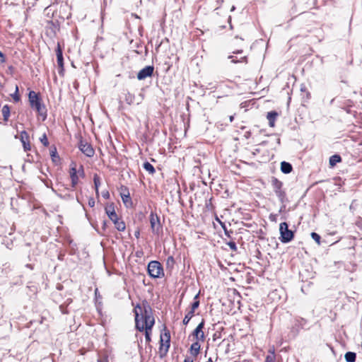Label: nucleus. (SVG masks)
Wrapping results in <instances>:
<instances>
[{"label": "nucleus", "mask_w": 362, "mask_h": 362, "mask_svg": "<svg viewBox=\"0 0 362 362\" xmlns=\"http://www.w3.org/2000/svg\"><path fill=\"white\" fill-rule=\"evenodd\" d=\"M41 143L45 146H49V141H48V139H47V135L46 134H44L40 139Z\"/></svg>", "instance_id": "nucleus-33"}, {"label": "nucleus", "mask_w": 362, "mask_h": 362, "mask_svg": "<svg viewBox=\"0 0 362 362\" xmlns=\"http://www.w3.org/2000/svg\"><path fill=\"white\" fill-rule=\"evenodd\" d=\"M341 161V158L339 155H333L329 158V165L333 167L337 163H340Z\"/></svg>", "instance_id": "nucleus-22"}, {"label": "nucleus", "mask_w": 362, "mask_h": 362, "mask_svg": "<svg viewBox=\"0 0 362 362\" xmlns=\"http://www.w3.org/2000/svg\"><path fill=\"white\" fill-rule=\"evenodd\" d=\"M37 113L42 117L43 119H45L47 117V110H46V107L44 105V104L41 103L40 105H39V106H37V107H35V109Z\"/></svg>", "instance_id": "nucleus-20"}, {"label": "nucleus", "mask_w": 362, "mask_h": 362, "mask_svg": "<svg viewBox=\"0 0 362 362\" xmlns=\"http://www.w3.org/2000/svg\"><path fill=\"white\" fill-rule=\"evenodd\" d=\"M222 227L224 230V233H225V235L229 238H231V234L233 233V231L232 230H228L226 229V226L224 225H222Z\"/></svg>", "instance_id": "nucleus-36"}, {"label": "nucleus", "mask_w": 362, "mask_h": 362, "mask_svg": "<svg viewBox=\"0 0 362 362\" xmlns=\"http://www.w3.org/2000/svg\"><path fill=\"white\" fill-rule=\"evenodd\" d=\"M56 55H57V65H58V73L61 76H64V58H63L62 49L60 46L59 42L57 43V46L56 48Z\"/></svg>", "instance_id": "nucleus-7"}, {"label": "nucleus", "mask_w": 362, "mask_h": 362, "mask_svg": "<svg viewBox=\"0 0 362 362\" xmlns=\"http://www.w3.org/2000/svg\"><path fill=\"white\" fill-rule=\"evenodd\" d=\"M184 362H193V359L190 357H186Z\"/></svg>", "instance_id": "nucleus-41"}, {"label": "nucleus", "mask_w": 362, "mask_h": 362, "mask_svg": "<svg viewBox=\"0 0 362 362\" xmlns=\"http://www.w3.org/2000/svg\"><path fill=\"white\" fill-rule=\"evenodd\" d=\"M293 170V167L291 163L283 161L281 163V170L284 174L290 173Z\"/></svg>", "instance_id": "nucleus-18"}, {"label": "nucleus", "mask_w": 362, "mask_h": 362, "mask_svg": "<svg viewBox=\"0 0 362 362\" xmlns=\"http://www.w3.org/2000/svg\"><path fill=\"white\" fill-rule=\"evenodd\" d=\"M93 182H94V185H95L96 196L98 197L99 196V189H99V186L100 185V177L97 174H95L93 176Z\"/></svg>", "instance_id": "nucleus-21"}, {"label": "nucleus", "mask_w": 362, "mask_h": 362, "mask_svg": "<svg viewBox=\"0 0 362 362\" xmlns=\"http://www.w3.org/2000/svg\"><path fill=\"white\" fill-rule=\"evenodd\" d=\"M233 120H234V115H230V116L229 117V121H230V122H233Z\"/></svg>", "instance_id": "nucleus-43"}, {"label": "nucleus", "mask_w": 362, "mask_h": 362, "mask_svg": "<svg viewBox=\"0 0 362 362\" xmlns=\"http://www.w3.org/2000/svg\"><path fill=\"white\" fill-rule=\"evenodd\" d=\"M167 264H174V258L172 256H170L167 259Z\"/></svg>", "instance_id": "nucleus-39"}, {"label": "nucleus", "mask_w": 362, "mask_h": 362, "mask_svg": "<svg viewBox=\"0 0 362 362\" xmlns=\"http://www.w3.org/2000/svg\"><path fill=\"white\" fill-rule=\"evenodd\" d=\"M136 256L140 257V253L136 252Z\"/></svg>", "instance_id": "nucleus-49"}, {"label": "nucleus", "mask_w": 362, "mask_h": 362, "mask_svg": "<svg viewBox=\"0 0 362 362\" xmlns=\"http://www.w3.org/2000/svg\"><path fill=\"white\" fill-rule=\"evenodd\" d=\"M144 168L148 171L150 174L153 175L155 173L154 167L149 163L145 162L143 165Z\"/></svg>", "instance_id": "nucleus-28"}, {"label": "nucleus", "mask_w": 362, "mask_h": 362, "mask_svg": "<svg viewBox=\"0 0 362 362\" xmlns=\"http://www.w3.org/2000/svg\"><path fill=\"white\" fill-rule=\"evenodd\" d=\"M154 67L153 66H146L141 69L137 74V78L139 81L144 80L147 77L153 75Z\"/></svg>", "instance_id": "nucleus-10"}, {"label": "nucleus", "mask_w": 362, "mask_h": 362, "mask_svg": "<svg viewBox=\"0 0 362 362\" xmlns=\"http://www.w3.org/2000/svg\"><path fill=\"white\" fill-rule=\"evenodd\" d=\"M1 112L4 117V120L6 122L8 121V117L10 116V108L8 105H6L3 106Z\"/></svg>", "instance_id": "nucleus-24"}, {"label": "nucleus", "mask_w": 362, "mask_h": 362, "mask_svg": "<svg viewBox=\"0 0 362 362\" xmlns=\"http://www.w3.org/2000/svg\"><path fill=\"white\" fill-rule=\"evenodd\" d=\"M139 234H140V233H139V231H136V232L135 233V236H136V238H139Z\"/></svg>", "instance_id": "nucleus-45"}, {"label": "nucleus", "mask_w": 362, "mask_h": 362, "mask_svg": "<svg viewBox=\"0 0 362 362\" xmlns=\"http://www.w3.org/2000/svg\"><path fill=\"white\" fill-rule=\"evenodd\" d=\"M13 229L6 221H0V237L6 236L7 234L11 235Z\"/></svg>", "instance_id": "nucleus-15"}, {"label": "nucleus", "mask_w": 362, "mask_h": 362, "mask_svg": "<svg viewBox=\"0 0 362 362\" xmlns=\"http://www.w3.org/2000/svg\"><path fill=\"white\" fill-rule=\"evenodd\" d=\"M148 273L152 278H162L164 271L162 264L158 261H151L148 264Z\"/></svg>", "instance_id": "nucleus-4"}, {"label": "nucleus", "mask_w": 362, "mask_h": 362, "mask_svg": "<svg viewBox=\"0 0 362 362\" xmlns=\"http://www.w3.org/2000/svg\"><path fill=\"white\" fill-rule=\"evenodd\" d=\"M102 197H103L104 199H109V198H110V193H109V192H108V191H107V190H106V191H103V192H102Z\"/></svg>", "instance_id": "nucleus-37"}, {"label": "nucleus", "mask_w": 362, "mask_h": 362, "mask_svg": "<svg viewBox=\"0 0 362 362\" xmlns=\"http://www.w3.org/2000/svg\"><path fill=\"white\" fill-rule=\"evenodd\" d=\"M77 174L78 177H84L85 173L83 165H80L79 168L77 169Z\"/></svg>", "instance_id": "nucleus-35"}, {"label": "nucleus", "mask_w": 362, "mask_h": 362, "mask_svg": "<svg viewBox=\"0 0 362 362\" xmlns=\"http://www.w3.org/2000/svg\"><path fill=\"white\" fill-rule=\"evenodd\" d=\"M80 151L88 157H93L95 153V151L89 143L81 140L78 144Z\"/></svg>", "instance_id": "nucleus-8"}, {"label": "nucleus", "mask_w": 362, "mask_h": 362, "mask_svg": "<svg viewBox=\"0 0 362 362\" xmlns=\"http://www.w3.org/2000/svg\"><path fill=\"white\" fill-rule=\"evenodd\" d=\"M98 362H108L107 358L98 359Z\"/></svg>", "instance_id": "nucleus-44"}, {"label": "nucleus", "mask_w": 362, "mask_h": 362, "mask_svg": "<svg viewBox=\"0 0 362 362\" xmlns=\"http://www.w3.org/2000/svg\"><path fill=\"white\" fill-rule=\"evenodd\" d=\"M276 361V355L274 349H269V354L267 356L264 362H275Z\"/></svg>", "instance_id": "nucleus-23"}, {"label": "nucleus", "mask_w": 362, "mask_h": 362, "mask_svg": "<svg viewBox=\"0 0 362 362\" xmlns=\"http://www.w3.org/2000/svg\"><path fill=\"white\" fill-rule=\"evenodd\" d=\"M201 345L199 341L194 342L190 346V353L192 356H197L200 351Z\"/></svg>", "instance_id": "nucleus-19"}, {"label": "nucleus", "mask_w": 362, "mask_h": 362, "mask_svg": "<svg viewBox=\"0 0 362 362\" xmlns=\"http://www.w3.org/2000/svg\"><path fill=\"white\" fill-rule=\"evenodd\" d=\"M278 116V114L274 112V111H272V112H269L267 113V118L269 121V124L271 127H274V125H275V120L276 119Z\"/></svg>", "instance_id": "nucleus-17"}, {"label": "nucleus", "mask_w": 362, "mask_h": 362, "mask_svg": "<svg viewBox=\"0 0 362 362\" xmlns=\"http://www.w3.org/2000/svg\"><path fill=\"white\" fill-rule=\"evenodd\" d=\"M13 99L15 102H18L20 100V95L18 94V87L16 86V90L13 94L11 95Z\"/></svg>", "instance_id": "nucleus-31"}, {"label": "nucleus", "mask_w": 362, "mask_h": 362, "mask_svg": "<svg viewBox=\"0 0 362 362\" xmlns=\"http://www.w3.org/2000/svg\"><path fill=\"white\" fill-rule=\"evenodd\" d=\"M5 61L3 53L0 51V64L4 63Z\"/></svg>", "instance_id": "nucleus-40"}, {"label": "nucleus", "mask_w": 362, "mask_h": 362, "mask_svg": "<svg viewBox=\"0 0 362 362\" xmlns=\"http://www.w3.org/2000/svg\"><path fill=\"white\" fill-rule=\"evenodd\" d=\"M243 52V49H237L233 52V54H241Z\"/></svg>", "instance_id": "nucleus-42"}, {"label": "nucleus", "mask_w": 362, "mask_h": 362, "mask_svg": "<svg viewBox=\"0 0 362 362\" xmlns=\"http://www.w3.org/2000/svg\"><path fill=\"white\" fill-rule=\"evenodd\" d=\"M194 313H192V311H190V310H189V311L187 312V313L185 315V317H184V319H183V321H182V322H183V324H184L185 325H187L189 323V322L190 321V320L192 319V317L194 316Z\"/></svg>", "instance_id": "nucleus-29"}, {"label": "nucleus", "mask_w": 362, "mask_h": 362, "mask_svg": "<svg viewBox=\"0 0 362 362\" xmlns=\"http://www.w3.org/2000/svg\"><path fill=\"white\" fill-rule=\"evenodd\" d=\"M227 245L229 246L231 250L235 252L237 250V246L234 241L231 240L227 243Z\"/></svg>", "instance_id": "nucleus-34"}, {"label": "nucleus", "mask_w": 362, "mask_h": 362, "mask_svg": "<svg viewBox=\"0 0 362 362\" xmlns=\"http://www.w3.org/2000/svg\"><path fill=\"white\" fill-rule=\"evenodd\" d=\"M311 237L318 245L320 244L321 238H320V235H318L317 233H316L315 232H313V233H311Z\"/></svg>", "instance_id": "nucleus-32"}, {"label": "nucleus", "mask_w": 362, "mask_h": 362, "mask_svg": "<svg viewBox=\"0 0 362 362\" xmlns=\"http://www.w3.org/2000/svg\"><path fill=\"white\" fill-rule=\"evenodd\" d=\"M105 212L110 219L114 223L115 228L119 231H124L126 228L125 223L123 221H120L115 211L114 204H111L105 207Z\"/></svg>", "instance_id": "nucleus-3"}, {"label": "nucleus", "mask_w": 362, "mask_h": 362, "mask_svg": "<svg viewBox=\"0 0 362 362\" xmlns=\"http://www.w3.org/2000/svg\"><path fill=\"white\" fill-rule=\"evenodd\" d=\"M70 177L71 180V187H75L78 183L79 177L77 174V169L76 165H73L70 168Z\"/></svg>", "instance_id": "nucleus-16"}, {"label": "nucleus", "mask_w": 362, "mask_h": 362, "mask_svg": "<svg viewBox=\"0 0 362 362\" xmlns=\"http://www.w3.org/2000/svg\"><path fill=\"white\" fill-rule=\"evenodd\" d=\"M271 183L276 196L278 197L279 202L283 204L280 209L281 211L285 209L286 203L288 202L286 191L283 189L284 184L281 181L274 177H272Z\"/></svg>", "instance_id": "nucleus-2"}, {"label": "nucleus", "mask_w": 362, "mask_h": 362, "mask_svg": "<svg viewBox=\"0 0 362 362\" xmlns=\"http://www.w3.org/2000/svg\"><path fill=\"white\" fill-rule=\"evenodd\" d=\"M136 256L140 257V253L136 252Z\"/></svg>", "instance_id": "nucleus-50"}, {"label": "nucleus", "mask_w": 362, "mask_h": 362, "mask_svg": "<svg viewBox=\"0 0 362 362\" xmlns=\"http://www.w3.org/2000/svg\"><path fill=\"white\" fill-rule=\"evenodd\" d=\"M29 102L30 104V107L33 109H35L39 105L42 103L41 98L38 96V95L33 90L30 91L28 94Z\"/></svg>", "instance_id": "nucleus-11"}, {"label": "nucleus", "mask_w": 362, "mask_h": 362, "mask_svg": "<svg viewBox=\"0 0 362 362\" xmlns=\"http://www.w3.org/2000/svg\"><path fill=\"white\" fill-rule=\"evenodd\" d=\"M160 343L162 346H165V351H168L170 343V334L166 327L164 329V333L160 335Z\"/></svg>", "instance_id": "nucleus-13"}, {"label": "nucleus", "mask_w": 362, "mask_h": 362, "mask_svg": "<svg viewBox=\"0 0 362 362\" xmlns=\"http://www.w3.org/2000/svg\"><path fill=\"white\" fill-rule=\"evenodd\" d=\"M150 224L152 233L156 235H159L162 232V226L160 221L159 216L151 212L150 214Z\"/></svg>", "instance_id": "nucleus-6"}, {"label": "nucleus", "mask_w": 362, "mask_h": 362, "mask_svg": "<svg viewBox=\"0 0 362 362\" xmlns=\"http://www.w3.org/2000/svg\"><path fill=\"white\" fill-rule=\"evenodd\" d=\"M206 362H213V361L211 358H209Z\"/></svg>", "instance_id": "nucleus-47"}, {"label": "nucleus", "mask_w": 362, "mask_h": 362, "mask_svg": "<svg viewBox=\"0 0 362 362\" xmlns=\"http://www.w3.org/2000/svg\"><path fill=\"white\" fill-rule=\"evenodd\" d=\"M345 359L347 362H355L356 354L354 352L349 351L345 354Z\"/></svg>", "instance_id": "nucleus-26"}, {"label": "nucleus", "mask_w": 362, "mask_h": 362, "mask_svg": "<svg viewBox=\"0 0 362 362\" xmlns=\"http://www.w3.org/2000/svg\"><path fill=\"white\" fill-rule=\"evenodd\" d=\"M135 314V327L139 332L145 331V338L147 343L151 340V334L155 324L153 310L146 300L141 304H137L134 308Z\"/></svg>", "instance_id": "nucleus-1"}, {"label": "nucleus", "mask_w": 362, "mask_h": 362, "mask_svg": "<svg viewBox=\"0 0 362 362\" xmlns=\"http://www.w3.org/2000/svg\"><path fill=\"white\" fill-rule=\"evenodd\" d=\"M134 95L128 93L127 94H126L125 95V101L127 102V103H128L129 105H131L134 103Z\"/></svg>", "instance_id": "nucleus-30"}, {"label": "nucleus", "mask_w": 362, "mask_h": 362, "mask_svg": "<svg viewBox=\"0 0 362 362\" xmlns=\"http://www.w3.org/2000/svg\"><path fill=\"white\" fill-rule=\"evenodd\" d=\"M228 58L231 59V62L234 64L242 62H244L245 64L247 63V57L246 56L241 57L240 59H237L236 57H234L233 55L228 56Z\"/></svg>", "instance_id": "nucleus-25"}, {"label": "nucleus", "mask_w": 362, "mask_h": 362, "mask_svg": "<svg viewBox=\"0 0 362 362\" xmlns=\"http://www.w3.org/2000/svg\"><path fill=\"white\" fill-rule=\"evenodd\" d=\"M120 195H121V198H122V200L124 204L127 207H129V206H132V204H133L132 200L130 197L129 190L127 187H122V192L120 193Z\"/></svg>", "instance_id": "nucleus-12"}, {"label": "nucleus", "mask_w": 362, "mask_h": 362, "mask_svg": "<svg viewBox=\"0 0 362 362\" xmlns=\"http://www.w3.org/2000/svg\"><path fill=\"white\" fill-rule=\"evenodd\" d=\"M300 90H301V91H304V90H305V87H302V88H300Z\"/></svg>", "instance_id": "nucleus-48"}, {"label": "nucleus", "mask_w": 362, "mask_h": 362, "mask_svg": "<svg viewBox=\"0 0 362 362\" xmlns=\"http://www.w3.org/2000/svg\"><path fill=\"white\" fill-rule=\"evenodd\" d=\"M279 231L281 234L280 240L281 243H286L291 241L293 238V232L288 229L287 223L283 222L280 223Z\"/></svg>", "instance_id": "nucleus-5"}, {"label": "nucleus", "mask_w": 362, "mask_h": 362, "mask_svg": "<svg viewBox=\"0 0 362 362\" xmlns=\"http://www.w3.org/2000/svg\"><path fill=\"white\" fill-rule=\"evenodd\" d=\"M199 293L197 294L194 298V302L191 305V309L190 311L194 313L195 310L199 307Z\"/></svg>", "instance_id": "nucleus-27"}, {"label": "nucleus", "mask_w": 362, "mask_h": 362, "mask_svg": "<svg viewBox=\"0 0 362 362\" xmlns=\"http://www.w3.org/2000/svg\"><path fill=\"white\" fill-rule=\"evenodd\" d=\"M21 141L23 144V149L25 151H28L30 150L31 146L30 144V137L27 132L22 131L21 132Z\"/></svg>", "instance_id": "nucleus-14"}, {"label": "nucleus", "mask_w": 362, "mask_h": 362, "mask_svg": "<svg viewBox=\"0 0 362 362\" xmlns=\"http://www.w3.org/2000/svg\"><path fill=\"white\" fill-rule=\"evenodd\" d=\"M88 205L90 207H93L95 206V200L93 197H90L88 199Z\"/></svg>", "instance_id": "nucleus-38"}, {"label": "nucleus", "mask_w": 362, "mask_h": 362, "mask_svg": "<svg viewBox=\"0 0 362 362\" xmlns=\"http://www.w3.org/2000/svg\"><path fill=\"white\" fill-rule=\"evenodd\" d=\"M204 327V320H202V322L197 325V327L192 332V336L196 339L197 341H205V334L203 332V329Z\"/></svg>", "instance_id": "nucleus-9"}, {"label": "nucleus", "mask_w": 362, "mask_h": 362, "mask_svg": "<svg viewBox=\"0 0 362 362\" xmlns=\"http://www.w3.org/2000/svg\"><path fill=\"white\" fill-rule=\"evenodd\" d=\"M55 154H56V151H52V153H51V156L52 157L55 156Z\"/></svg>", "instance_id": "nucleus-46"}, {"label": "nucleus", "mask_w": 362, "mask_h": 362, "mask_svg": "<svg viewBox=\"0 0 362 362\" xmlns=\"http://www.w3.org/2000/svg\"><path fill=\"white\" fill-rule=\"evenodd\" d=\"M233 10H235V6H233L231 8V11H233Z\"/></svg>", "instance_id": "nucleus-51"}]
</instances>
